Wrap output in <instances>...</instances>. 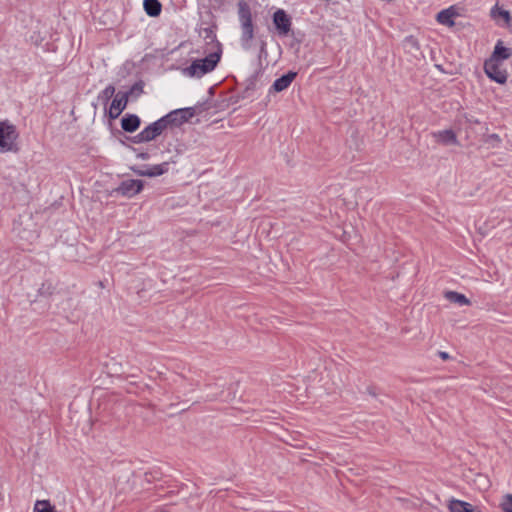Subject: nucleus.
Segmentation results:
<instances>
[{
    "mask_svg": "<svg viewBox=\"0 0 512 512\" xmlns=\"http://www.w3.org/2000/svg\"><path fill=\"white\" fill-rule=\"evenodd\" d=\"M219 60L220 55L218 53H211L205 58L193 61L190 66L183 70V74L191 78H200L213 71Z\"/></svg>",
    "mask_w": 512,
    "mask_h": 512,
    "instance_id": "nucleus-2",
    "label": "nucleus"
},
{
    "mask_svg": "<svg viewBox=\"0 0 512 512\" xmlns=\"http://www.w3.org/2000/svg\"><path fill=\"white\" fill-rule=\"evenodd\" d=\"M128 103V94L118 92L112 100L109 107V117L116 119L126 108Z\"/></svg>",
    "mask_w": 512,
    "mask_h": 512,
    "instance_id": "nucleus-8",
    "label": "nucleus"
},
{
    "mask_svg": "<svg viewBox=\"0 0 512 512\" xmlns=\"http://www.w3.org/2000/svg\"><path fill=\"white\" fill-rule=\"evenodd\" d=\"M435 139L442 144L445 145H455L457 144V138L455 133L452 130H442L434 133Z\"/></svg>",
    "mask_w": 512,
    "mask_h": 512,
    "instance_id": "nucleus-16",
    "label": "nucleus"
},
{
    "mask_svg": "<svg viewBox=\"0 0 512 512\" xmlns=\"http://www.w3.org/2000/svg\"><path fill=\"white\" fill-rule=\"evenodd\" d=\"M238 16L242 28L241 41L244 48H249L254 36L252 16L249 6L240 2L238 5Z\"/></svg>",
    "mask_w": 512,
    "mask_h": 512,
    "instance_id": "nucleus-3",
    "label": "nucleus"
},
{
    "mask_svg": "<svg viewBox=\"0 0 512 512\" xmlns=\"http://www.w3.org/2000/svg\"><path fill=\"white\" fill-rule=\"evenodd\" d=\"M490 16L497 24L508 25L512 20L510 12L502 9L498 4L491 8Z\"/></svg>",
    "mask_w": 512,
    "mask_h": 512,
    "instance_id": "nucleus-13",
    "label": "nucleus"
},
{
    "mask_svg": "<svg viewBox=\"0 0 512 512\" xmlns=\"http://www.w3.org/2000/svg\"><path fill=\"white\" fill-rule=\"evenodd\" d=\"M512 55V50L503 46L502 41H498L494 47V51L489 58L490 60H494L495 62H501L503 60L508 59Z\"/></svg>",
    "mask_w": 512,
    "mask_h": 512,
    "instance_id": "nucleus-14",
    "label": "nucleus"
},
{
    "mask_svg": "<svg viewBox=\"0 0 512 512\" xmlns=\"http://www.w3.org/2000/svg\"><path fill=\"white\" fill-rule=\"evenodd\" d=\"M18 134L15 127L9 122H0V152H10L16 150V140Z\"/></svg>",
    "mask_w": 512,
    "mask_h": 512,
    "instance_id": "nucleus-4",
    "label": "nucleus"
},
{
    "mask_svg": "<svg viewBox=\"0 0 512 512\" xmlns=\"http://www.w3.org/2000/svg\"><path fill=\"white\" fill-rule=\"evenodd\" d=\"M447 508L450 512H481L472 504L455 498L447 501Z\"/></svg>",
    "mask_w": 512,
    "mask_h": 512,
    "instance_id": "nucleus-11",
    "label": "nucleus"
},
{
    "mask_svg": "<svg viewBox=\"0 0 512 512\" xmlns=\"http://www.w3.org/2000/svg\"><path fill=\"white\" fill-rule=\"evenodd\" d=\"M169 170V163L163 162L161 164L146 166L141 169H137L135 172L140 176L156 177L163 175Z\"/></svg>",
    "mask_w": 512,
    "mask_h": 512,
    "instance_id": "nucleus-9",
    "label": "nucleus"
},
{
    "mask_svg": "<svg viewBox=\"0 0 512 512\" xmlns=\"http://www.w3.org/2000/svg\"><path fill=\"white\" fill-rule=\"evenodd\" d=\"M34 512H57L47 501H37Z\"/></svg>",
    "mask_w": 512,
    "mask_h": 512,
    "instance_id": "nucleus-19",
    "label": "nucleus"
},
{
    "mask_svg": "<svg viewBox=\"0 0 512 512\" xmlns=\"http://www.w3.org/2000/svg\"><path fill=\"white\" fill-rule=\"evenodd\" d=\"M405 43L406 45L412 47V48H415V49H418V43H417V40L413 37H407L405 39Z\"/></svg>",
    "mask_w": 512,
    "mask_h": 512,
    "instance_id": "nucleus-22",
    "label": "nucleus"
},
{
    "mask_svg": "<svg viewBox=\"0 0 512 512\" xmlns=\"http://www.w3.org/2000/svg\"><path fill=\"white\" fill-rule=\"evenodd\" d=\"M177 114H181L185 120L187 119L186 114H188L189 116L192 115V113L189 112V109L176 110V111L170 113L169 115H167L166 117L155 121L154 123L147 126L145 129H143L137 135L139 141L148 142V141L155 139L167 127V123L169 122V119Z\"/></svg>",
    "mask_w": 512,
    "mask_h": 512,
    "instance_id": "nucleus-1",
    "label": "nucleus"
},
{
    "mask_svg": "<svg viewBox=\"0 0 512 512\" xmlns=\"http://www.w3.org/2000/svg\"><path fill=\"white\" fill-rule=\"evenodd\" d=\"M273 23L282 36H286L291 29V18L283 9H278L274 12Z\"/></svg>",
    "mask_w": 512,
    "mask_h": 512,
    "instance_id": "nucleus-6",
    "label": "nucleus"
},
{
    "mask_svg": "<svg viewBox=\"0 0 512 512\" xmlns=\"http://www.w3.org/2000/svg\"><path fill=\"white\" fill-rule=\"evenodd\" d=\"M484 71L486 75L493 81L503 84L507 80V75L504 70L500 68V62L494 60H486L484 63Z\"/></svg>",
    "mask_w": 512,
    "mask_h": 512,
    "instance_id": "nucleus-5",
    "label": "nucleus"
},
{
    "mask_svg": "<svg viewBox=\"0 0 512 512\" xmlns=\"http://www.w3.org/2000/svg\"><path fill=\"white\" fill-rule=\"evenodd\" d=\"M144 10L151 16L156 17L161 13V3L158 0H144Z\"/></svg>",
    "mask_w": 512,
    "mask_h": 512,
    "instance_id": "nucleus-17",
    "label": "nucleus"
},
{
    "mask_svg": "<svg viewBox=\"0 0 512 512\" xmlns=\"http://www.w3.org/2000/svg\"><path fill=\"white\" fill-rule=\"evenodd\" d=\"M296 75H297L296 72L290 71L287 74L276 79L274 81L273 85L271 86L270 91L282 92V91L286 90L291 85V83L295 79Z\"/></svg>",
    "mask_w": 512,
    "mask_h": 512,
    "instance_id": "nucleus-12",
    "label": "nucleus"
},
{
    "mask_svg": "<svg viewBox=\"0 0 512 512\" xmlns=\"http://www.w3.org/2000/svg\"><path fill=\"white\" fill-rule=\"evenodd\" d=\"M458 15L457 9L454 6H450L449 8L440 11L436 16V20L441 25L452 27L454 26V20Z\"/></svg>",
    "mask_w": 512,
    "mask_h": 512,
    "instance_id": "nucleus-10",
    "label": "nucleus"
},
{
    "mask_svg": "<svg viewBox=\"0 0 512 512\" xmlns=\"http://www.w3.org/2000/svg\"><path fill=\"white\" fill-rule=\"evenodd\" d=\"M140 126V119L136 115H126L121 120V127L126 132H134Z\"/></svg>",
    "mask_w": 512,
    "mask_h": 512,
    "instance_id": "nucleus-15",
    "label": "nucleus"
},
{
    "mask_svg": "<svg viewBox=\"0 0 512 512\" xmlns=\"http://www.w3.org/2000/svg\"><path fill=\"white\" fill-rule=\"evenodd\" d=\"M115 93V87L113 85L107 86L101 93L100 98L108 101Z\"/></svg>",
    "mask_w": 512,
    "mask_h": 512,
    "instance_id": "nucleus-21",
    "label": "nucleus"
},
{
    "mask_svg": "<svg viewBox=\"0 0 512 512\" xmlns=\"http://www.w3.org/2000/svg\"><path fill=\"white\" fill-rule=\"evenodd\" d=\"M445 298L448 301L456 303V304H458L460 306H465V305H469L470 304V301L466 298L465 295L460 294V293L455 292V291H447L445 293Z\"/></svg>",
    "mask_w": 512,
    "mask_h": 512,
    "instance_id": "nucleus-18",
    "label": "nucleus"
},
{
    "mask_svg": "<svg viewBox=\"0 0 512 512\" xmlns=\"http://www.w3.org/2000/svg\"><path fill=\"white\" fill-rule=\"evenodd\" d=\"M143 189V182L137 179H129L123 181L117 188V192L121 195L131 198Z\"/></svg>",
    "mask_w": 512,
    "mask_h": 512,
    "instance_id": "nucleus-7",
    "label": "nucleus"
},
{
    "mask_svg": "<svg viewBox=\"0 0 512 512\" xmlns=\"http://www.w3.org/2000/svg\"><path fill=\"white\" fill-rule=\"evenodd\" d=\"M440 356L443 358V359H447L449 356L446 352H441L440 353Z\"/></svg>",
    "mask_w": 512,
    "mask_h": 512,
    "instance_id": "nucleus-23",
    "label": "nucleus"
},
{
    "mask_svg": "<svg viewBox=\"0 0 512 512\" xmlns=\"http://www.w3.org/2000/svg\"><path fill=\"white\" fill-rule=\"evenodd\" d=\"M501 512H512V494H507L500 502Z\"/></svg>",
    "mask_w": 512,
    "mask_h": 512,
    "instance_id": "nucleus-20",
    "label": "nucleus"
}]
</instances>
